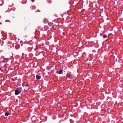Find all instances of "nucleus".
<instances>
[{
  "instance_id": "obj_10",
  "label": "nucleus",
  "mask_w": 123,
  "mask_h": 123,
  "mask_svg": "<svg viewBox=\"0 0 123 123\" xmlns=\"http://www.w3.org/2000/svg\"><path fill=\"white\" fill-rule=\"evenodd\" d=\"M48 2L49 3H51V0H48Z\"/></svg>"
},
{
  "instance_id": "obj_13",
  "label": "nucleus",
  "mask_w": 123,
  "mask_h": 123,
  "mask_svg": "<svg viewBox=\"0 0 123 123\" xmlns=\"http://www.w3.org/2000/svg\"><path fill=\"white\" fill-rule=\"evenodd\" d=\"M31 0L32 2H34L35 0Z\"/></svg>"
},
{
  "instance_id": "obj_5",
  "label": "nucleus",
  "mask_w": 123,
  "mask_h": 123,
  "mask_svg": "<svg viewBox=\"0 0 123 123\" xmlns=\"http://www.w3.org/2000/svg\"><path fill=\"white\" fill-rule=\"evenodd\" d=\"M41 77L39 76L38 75H37L36 76V78L37 80H39L41 79Z\"/></svg>"
},
{
  "instance_id": "obj_3",
  "label": "nucleus",
  "mask_w": 123,
  "mask_h": 123,
  "mask_svg": "<svg viewBox=\"0 0 123 123\" xmlns=\"http://www.w3.org/2000/svg\"><path fill=\"white\" fill-rule=\"evenodd\" d=\"M62 72H63L62 70L61 69L60 70L58 71H57L56 72V73H57L59 74H62Z\"/></svg>"
},
{
  "instance_id": "obj_1",
  "label": "nucleus",
  "mask_w": 123,
  "mask_h": 123,
  "mask_svg": "<svg viewBox=\"0 0 123 123\" xmlns=\"http://www.w3.org/2000/svg\"><path fill=\"white\" fill-rule=\"evenodd\" d=\"M22 91L21 87H19L17 88L15 91V94L16 95H18Z\"/></svg>"
},
{
  "instance_id": "obj_2",
  "label": "nucleus",
  "mask_w": 123,
  "mask_h": 123,
  "mask_svg": "<svg viewBox=\"0 0 123 123\" xmlns=\"http://www.w3.org/2000/svg\"><path fill=\"white\" fill-rule=\"evenodd\" d=\"M6 63L5 61L3 60L0 63V66L2 67L6 68Z\"/></svg>"
},
{
  "instance_id": "obj_12",
  "label": "nucleus",
  "mask_w": 123,
  "mask_h": 123,
  "mask_svg": "<svg viewBox=\"0 0 123 123\" xmlns=\"http://www.w3.org/2000/svg\"><path fill=\"white\" fill-rule=\"evenodd\" d=\"M119 20L120 21H121V20H122V19H121V18H119Z\"/></svg>"
},
{
  "instance_id": "obj_8",
  "label": "nucleus",
  "mask_w": 123,
  "mask_h": 123,
  "mask_svg": "<svg viewBox=\"0 0 123 123\" xmlns=\"http://www.w3.org/2000/svg\"><path fill=\"white\" fill-rule=\"evenodd\" d=\"M107 35L106 34H105L104 35H103V38H105L106 37H107Z\"/></svg>"
},
{
  "instance_id": "obj_7",
  "label": "nucleus",
  "mask_w": 123,
  "mask_h": 123,
  "mask_svg": "<svg viewBox=\"0 0 123 123\" xmlns=\"http://www.w3.org/2000/svg\"><path fill=\"white\" fill-rule=\"evenodd\" d=\"M9 113L8 112H6L5 113V115L6 116H7L9 115Z\"/></svg>"
},
{
  "instance_id": "obj_6",
  "label": "nucleus",
  "mask_w": 123,
  "mask_h": 123,
  "mask_svg": "<svg viewBox=\"0 0 123 123\" xmlns=\"http://www.w3.org/2000/svg\"><path fill=\"white\" fill-rule=\"evenodd\" d=\"M72 77L73 76L71 74H70L69 75H68V77L70 79H71Z\"/></svg>"
},
{
  "instance_id": "obj_11",
  "label": "nucleus",
  "mask_w": 123,
  "mask_h": 123,
  "mask_svg": "<svg viewBox=\"0 0 123 123\" xmlns=\"http://www.w3.org/2000/svg\"><path fill=\"white\" fill-rule=\"evenodd\" d=\"M46 69H50V68H49L47 66L46 67Z\"/></svg>"
},
{
  "instance_id": "obj_4",
  "label": "nucleus",
  "mask_w": 123,
  "mask_h": 123,
  "mask_svg": "<svg viewBox=\"0 0 123 123\" xmlns=\"http://www.w3.org/2000/svg\"><path fill=\"white\" fill-rule=\"evenodd\" d=\"M0 58H3V59H6V60H7V59H9V58H8V57L5 58L4 57V56H1Z\"/></svg>"
},
{
  "instance_id": "obj_9",
  "label": "nucleus",
  "mask_w": 123,
  "mask_h": 123,
  "mask_svg": "<svg viewBox=\"0 0 123 123\" xmlns=\"http://www.w3.org/2000/svg\"><path fill=\"white\" fill-rule=\"evenodd\" d=\"M25 86L26 87H28L29 86L28 84L27 83L25 85Z\"/></svg>"
}]
</instances>
